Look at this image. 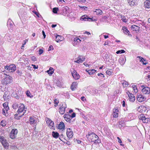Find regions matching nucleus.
Here are the masks:
<instances>
[{
    "label": "nucleus",
    "mask_w": 150,
    "mask_h": 150,
    "mask_svg": "<svg viewBox=\"0 0 150 150\" xmlns=\"http://www.w3.org/2000/svg\"><path fill=\"white\" fill-rule=\"evenodd\" d=\"M86 136L89 141H91L96 143H99L100 142L98 136L93 133L88 134Z\"/></svg>",
    "instance_id": "nucleus-1"
},
{
    "label": "nucleus",
    "mask_w": 150,
    "mask_h": 150,
    "mask_svg": "<svg viewBox=\"0 0 150 150\" xmlns=\"http://www.w3.org/2000/svg\"><path fill=\"white\" fill-rule=\"evenodd\" d=\"M26 110H25V106L23 104H21L19 107V109L17 111L18 114L20 115L18 117L17 119H20L21 117L24 115Z\"/></svg>",
    "instance_id": "nucleus-2"
},
{
    "label": "nucleus",
    "mask_w": 150,
    "mask_h": 150,
    "mask_svg": "<svg viewBox=\"0 0 150 150\" xmlns=\"http://www.w3.org/2000/svg\"><path fill=\"white\" fill-rule=\"evenodd\" d=\"M12 79V78L11 76L8 75H6L5 77L2 80L1 83L3 85H6L11 82Z\"/></svg>",
    "instance_id": "nucleus-3"
},
{
    "label": "nucleus",
    "mask_w": 150,
    "mask_h": 150,
    "mask_svg": "<svg viewBox=\"0 0 150 150\" xmlns=\"http://www.w3.org/2000/svg\"><path fill=\"white\" fill-rule=\"evenodd\" d=\"M0 142L5 149H8L9 146L8 144L4 137L0 136Z\"/></svg>",
    "instance_id": "nucleus-4"
},
{
    "label": "nucleus",
    "mask_w": 150,
    "mask_h": 150,
    "mask_svg": "<svg viewBox=\"0 0 150 150\" xmlns=\"http://www.w3.org/2000/svg\"><path fill=\"white\" fill-rule=\"evenodd\" d=\"M16 67L14 64H11L9 66H5V69L8 71L9 72H13L16 69Z\"/></svg>",
    "instance_id": "nucleus-5"
},
{
    "label": "nucleus",
    "mask_w": 150,
    "mask_h": 150,
    "mask_svg": "<svg viewBox=\"0 0 150 150\" xmlns=\"http://www.w3.org/2000/svg\"><path fill=\"white\" fill-rule=\"evenodd\" d=\"M139 119L142 120L143 123H148L150 121V119L148 117H146L144 114H141L138 117Z\"/></svg>",
    "instance_id": "nucleus-6"
},
{
    "label": "nucleus",
    "mask_w": 150,
    "mask_h": 150,
    "mask_svg": "<svg viewBox=\"0 0 150 150\" xmlns=\"http://www.w3.org/2000/svg\"><path fill=\"white\" fill-rule=\"evenodd\" d=\"M18 131L17 129H13L10 134V137L13 139L16 137V135L17 134Z\"/></svg>",
    "instance_id": "nucleus-7"
},
{
    "label": "nucleus",
    "mask_w": 150,
    "mask_h": 150,
    "mask_svg": "<svg viewBox=\"0 0 150 150\" xmlns=\"http://www.w3.org/2000/svg\"><path fill=\"white\" fill-rule=\"evenodd\" d=\"M46 123L49 127L51 129H54V123L50 119L47 118L46 120Z\"/></svg>",
    "instance_id": "nucleus-8"
},
{
    "label": "nucleus",
    "mask_w": 150,
    "mask_h": 150,
    "mask_svg": "<svg viewBox=\"0 0 150 150\" xmlns=\"http://www.w3.org/2000/svg\"><path fill=\"white\" fill-rule=\"evenodd\" d=\"M142 88V91L144 94H149L150 93V88L148 87H144V85H142L141 86Z\"/></svg>",
    "instance_id": "nucleus-9"
},
{
    "label": "nucleus",
    "mask_w": 150,
    "mask_h": 150,
    "mask_svg": "<svg viewBox=\"0 0 150 150\" xmlns=\"http://www.w3.org/2000/svg\"><path fill=\"white\" fill-rule=\"evenodd\" d=\"M64 118L66 121L71 123V115H69L68 112L66 113L64 116Z\"/></svg>",
    "instance_id": "nucleus-10"
},
{
    "label": "nucleus",
    "mask_w": 150,
    "mask_h": 150,
    "mask_svg": "<svg viewBox=\"0 0 150 150\" xmlns=\"http://www.w3.org/2000/svg\"><path fill=\"white\" fill-rule=\"evenodd\" d=\"M71 74L74 78L76 80L78 79L79 78L80 76L75 70L73 71Z\"/></svg>",
    "instance_id": "nucleus-11"
},
{
    "label": "nucleus",
    "mask_w": 150,
    "mask_h": 150,
    "mask_svg": "<svg viewBox=\"0 0 150 150\" xmlns=\"http://www.w3.org/2000/svg\"><path fill=\"white\" fill-rule=\"evenodd\" d=\"M67 137L69 139L71 138L73 136V132L70 128L67 129Z\"/></svg>",
    "instance_id": "nucleus-12"
},
{
    "label": "nucleus",
    "mask_w": 150,
    "mask_h": 150,
    "mask_svg": "<svg viewBox=\"0 0 150 150\" xmlns=\"http://www.w3.org/2000/svg\"><path fill=\"white\" fill-rule=\"evenodd\" d=\"M128 3L131 6H136L138 4L137 0H129Z\"/></svg>",
    "instance_id": "nucleus-13"
},
{
    "label": "nucleus",
    "mask_w": 150,
    "mask_h": 150,
    "mask_svg": "<svg viewBox=\"0 0 150 150\" xmlns=\"http://www.w3.org/2000/svg\"><path fill=\"white\" fill-rule=\"evenodd\" d=\"M64 105H65V107L64 106H63V104L59 108L60 110L59 112L61 114L63 115L64 114L65 112V108H66V104H64Z\"/></svg>",
    "instance_id": "nucleus-14"
},
{
    "label": "nucleus",
    "mask_w": 150,
    "mask_h": 150,
    "mask_svg": "<svg viewBox=\"0 0 150 150\" xmlns=\"http://www.w3.org/2000/svg\"><path fill=\"white\" fill-rule=\"evenodd\" d=\"M78 59L77 60L74 61L75 62L77 63H81L85 60V58L82 56L79 57L78 58Z\"/></svg>",
    "instance_id": "nucleus-15"
},
{
    "label": "nucleus",
    "mask_w": 150,
    "mask_h": 150,
    "mask_svg": "<svg viewBox=\"0 0 150 150\" xmlns=\"http://www.w3.org/2000/svg\"><path fill=\"white\" fill-rule=\"evenodd\" d=\"M146 99V98L142 95H139L138 96L137 98V100L139 102H142L144 101Z\"/></svg>",
    "instance_id": "nucleus-16"
},
{
    "label": "nucleus",
    "mask_w": 150,
    "mask_h": 150,
    "mask_svg": "<svg viewBox=\"0 0 150 150\" xmlns=\"http://www.w3.org/2000/svg\"><path fill=\"white\" fill-rule=\"evenodd\" d=\"M81 40L77 37H76L74 38L73 44L74 46H75L77 44L80 43L81 42Z\"/></svg>",
    "instance_id": "nucleus-17"
},
{
    "label": "nucleus",
    "mask_w": 150,
    "mask_h": 150,
    "mask_svg": "<svg viewBox=\"0 0 150 150\" xmlns=\"http://www.w3.org/2000/svg\"><path fill=\"white\" fill-rule=\"evenodd\" d=\"M144 5L146 8H150V0H146L144 2Z\"/></svg>",
    "instance_id": "nucleus-18"
},
{
    "label": "nucleus",
    "mask_w": 150,
    "mask_h": 150,
    "mask_svg": "<svg viewBox=\"0 0 150 150\" xmlns=\"http://www.w3.org/2000/svg\"><path fill=\"white\" fill-rule=\"evenodd\" d=\"M36 118L33 116H30L29 118V121L31 124H35L36 123L35 119Z\"/></svg>",
    "instance_id": "nucleus-19"
},
{
    "label": "nucleus",
    "mask_w": 150,
    "mask_h": 150,
    "mask_svg": "<svg viewBox=\"0 0 150 150\" xmlns=\"http://www.w3.org/2000/svg\"><path fill=\"white\" fill-rule=\"evenodd\" d=\"M57 128L58 129H64L65 128V125L63 122H60L59 124L58 125Z\"/></svg>",
    "instance_id": "nucleus-20"
},
{
    "label": "nucleus",
    "mask_w": 150,
    "mask_h": 150,
    "mask_svg": "<svg viewBox=\"0 0 150 150\" xmlns=\"http://www.w3.org/2000/svg\"><path fill=\"white\" fill-rule=\"evenodd\" d=\"M77 83L76 82H73L72 83L71 85V89L72 91L75 90V89L76 88V86H77Z\"/></svg>",
    "instance_id": "nucleus-21"
},
{
    "label": "nucleus",
    "mask_w": 150,
    "mask_h": 150,
    "mask_svg": "<svg viewBox=\"0 0 150 150\" xmlns=\"http://www.w3.org/2000/svg\"><path fill=\"white\" fill-rule=\"evenodd\" d=\"M62 36H61L59 35H57L56 36L55 40L57 42H59L62 40Z\"/></svg>",
    "instance_id": "nucleus-22"
},
{
    "label": "nucleus",
    "mask_w": 150,
    "mask_h": 150,
    "mask_svg": "<svg viewBox=\"0 0 150 150\" xmlns=\"http://www.w3.org/2000/svg\"><path fill=\"white\" fill-rule=\"evenodd\" d=\"M129 97V100L131 101L134 102L135 99V97L133 94L130 93V95H128Z\"/></svg>",
    "instance_id": "nucleus-23"
},
{
    "label": "nucleus",
    "mask_w": 150,
    "mask_h": 150,
    "mask_svg": "<svg viewBox=\"0 0 150 150\" xmlns=\"http://www.w3.org/2000/svg\"><path fill=\"white\" fill-rule=\"evenodd\" d=\"M94 13H96V14L98 15H100L103 13L102 11L100 9H96V10L94 11Z\"/></svg>",
    "instance_id": "nucleus-24"
},
{
    "label": "nucleus",
    "mask_w": 150,
    "mask_h": 150,
    "mask_svg": "<svg viewBox=\"0 0 150 150\" xmlns=\"http://www.w3.org/2000/svg\"><path fill=\"white\" fill-rule=\"evenodd\" d=\"M52 135L53 137L55 138H58L59 136V134L58 132L54 131L52 132Z\"/></svg>",
    "instance_id": "nucleus-25"
},
{
    "label": "nucleus",
    "mask_w": 150,
    "mask_h": 150,
    "mask_svg": "<svg viewBox=\"0 0 150 150\" xmlns=\"http://www.w3.org/2000/svg\"><path fill=\"white\" fill-rule=\"evenodd\" d=\"M62 10L64 13H66L68 10L69 8L67 6H65L63 8Z\"/></svg>",
    "instance_id": "nucleus-26"
},
{
    "label": "nucleus",
    "mask_w": 150,
    "mask_h": 150,
    "mask_svg": "<svg viewBox=\"0 0 150 150\" xmlns=\"http://www.w3.org/2000/svg\"><path fill=\"white\" fill-rule=\"evenodd\" d=\"M123 30L124 31V33L126 34H128L129 32V31L127 30V29L125 27H123Z\"/></svg>",
    "instance_id": "nucleus-27"
},
{
    "label": "nucleus",
    "mask_w": 150,
    "mask_h": 150,
    "mask_svg": "<svg viewBox=\"0 0 150 150\" xmlns=\"http://www.w3.org/2000/svg\"><path fill=\"white\" fill-rule=\"evenodd\" d=\"M96 71V70L94 69L89 70L88 71H87L88 72L90 75L92 74H93Z\"/></svg>",
    "instance_id": "nucleus-28"
},
{
    "label": "nucleus",
    "mask_w": 150,
    "mask_h": 150,
    "mask_svg": "<svg viewBox=\"0 0 150 150\" xmlns=\"http://www.w3.org/2000/svg\"><path fill=\"white\" fill-rule=\"evenodd\" d=\"M8 104L6 103H5L3 104V105L4 108V109L7 111L9 109V107L7 105Z\"/></svg>",
    "instance_id": "nucleus-29"
},
{
    "label": "nucleus",
    "mask_w": 150,
    "mask_h": 150,
    "mask_svg": "<svg viewBox=\"0 0 150 150\" xmlns=\"http://www.w3.org/2000/svg\"><path fill=\"white\" fill-rule=\"evenodd\" d=\"M80 19H92V18L89 17L86 15H84L81 16V17Z\"/></svg>",
    "instance_id": "nucleus-30"
},
{
    "label": "nucleus",
    "mask_w": 150,
    "mask_h": 150,
    "mask_svg": "<svg viewBox=\"0 0 150 150\" xmlns=\"http://www.w3.org/2000/svg\"><path fill=\"white\" fill-rule=\"evenodd\" d=\"M58 10L59 9L58 8L55 7L53 8L52 12L54 13H57Z\"/></svg>",
    "instance_id": "nucleus-31"
},
{
    "label": "nucleus",
    "mask_w": 150,
    "mask_h": 150,
    "mask_svg": "<svg viewBox=\"0 0 150 150\" xmlns=\"http://www.w3.org/2000/svg\"><path fill=\"white\" fill-rule=\"evenodd\" d=\"M6 122L5 120H2L1 122V125L2 127H4L6 125Z\"/></svg>",
    "instance_id": "nucleus-32"
},
{
    "label": "nucleus",
    "mask_w": 150,
    "mask_h": 150,
    "mask_svg": "<svg viewBox=\"0 0 150 150\" xmlns=\"http://www.w3.org/2000/svg\"><path fill=\"white\" fill-rule=\"evenodd\" d=\"M106 74L108 75H110L112 73V71L111 69H110L107 70L106 71Z\"/></svg>",
    "instance_id": "nucleus-33"
},
{
    "label": "nucleus",
    "mask_w": 150,
    "mask_h": 150,
    "mask_svg": "<svg viewBox=\"0 0 150 150\" xmlns=\"http://www.w3.org/2000/svg\"><path fill=\"white\" fill-rule=\"evenodd\" d=\"M125 52V51L123 50H119L117 51L116 52V53L117 54H119L120 53L121 54L122 53H124Z\"/></svg>",
    "instance_id": "nucleus-34"
},
{
    "label": "nucleus",
    "mask_w": 150,
    "mask_h": 150,
    "mask_svg": "<svg viewBox=\"0 0 150 150\" xmlns=\"http://www.w3.org/2000/svg\"><path fill=\"white\" fill-rule=\"evenodd\" d=\"M12 108L14 109H16L18 107V105L16 103H14L12 105Z\"/></svg>",
    "instance_id": "nucleus-35"
},
{
    "label": "nucleus",
    "mask_w": 150,
    "mask_h": 150,
    "mask_svg": "<svg viewBox=\"0 0 150 150\" xmlns=\"http://www.w3.org/2000/svg\"><path fill=\"white\" fill-rule=\"evenodd\" d=\"M47 72L50 75H51L54 73V71H50V69H49L47 71Z\"/></svg>",
    "instance_id": "nucleus-36"
},
{
    "label": "nucleus",
    "mask_w": 150,
    "mask_h": 150,
    "mask_svg": "<svg viewBox=\"0 0 150 150\" xmlns=\"http://www.w3.org/2000/svg\"><path fill=\"white\" fill-rule=\"evenodd\" d=\"M112 115L114 117H117L118 116V113L113 112Z\"/></svg>",
    "instance_id": "nucleus-37"
},
{
    "label": "nucleus",
    "mask_w": 150,
    "mask_h": 150,
    "mask_svg": "<svg viewBox=\"0 0 150 150\" xmlns=\"http://www.w3.org/2000/svg\"><path fill=\"white\" fill-rule=\"evenodd\" d=\"M132 87L134 91L135 92H137L138 91V90L137 89V88H136V86L135 85H133L132 86Z\"/></svg>",
    "instance_id": "nucleus-38"
},
{
    "label": "nucleus",
    "mask_w": 150,
    "mask_h": 150,
    "mask_svg": "<svg viewBox=\"0 0 150 150\" xmlns=\"http://www.w3.org/2000/svg\"><path fill=\"white\" fill-rule=\"evenodd\" d=\"M110 41H106L105 42L104 44V45H110Z\"/></svg>",
    "instance_id": "nucleus-39"
},
{
    "label": "nucleus",
    "mask_w": 150,
    "mask_h": 150,
    "mask_svg": "<svg viewBox=\"0 0 150 150\" xmlns=\"http://www.w3.org/2000/svg\"><path fill=\"white\" fill-rule=\"evenodd\" d=\"M137 58H139L140 62H143L142 60L144 59V58H143L140 56H138Z\"/></svg>",
    "instance_id": "nucleus-40"
},
{
    "label": "nucleus",
    "mask_w": 150,
    "mask_h": 150,
    "mask_svg": "<svg viewBox=\"0 0 150 150\" xmlns=\"http://www.w3.org/2000/svg\"><path fill=\"white\" fill-rule=\"evenodd\" d=\"M30 91H27V92L26 93V94L27 96L28 97L31 98L30 96Z\"/></svg>",
    "instance_id": "nucleus-41"
},
{
    "label": "nucleus",
    "mask_w": 150,
    "mask_h": 150,
    "mask_svg": "<svg viewBox=\"0 0 150 150\" xmlns=\"http://www.w3.org/2000/svg\"><path fill=\"white\" fill-rule=\"evenodd\" d=\"M16 72L20 76H21L22 74V72L21 71H20L18 70H17Z\"/></svg>",
    "instance_id": "nucleus-42"
},
{
    "label": "nucleus",
    "mask_w": 150,
    "mask_h": 150,
    "mask_svg": "<svg viewBox=\"0 0 150 150\" xmlns=\"http://www.w3.org/2000/svg\"><path fill=\"white\" fill-rule=\"evenodd\" d=\"M43 52V50L41 49H40L39 50V54L40 55H41V54H42Z\"/></svg>",
    "instance_id": "nucleus-43"
},
{
    "label": "nucleus",
    "mask_w": 150,
    "mask_h": 150,
    "mask_svg": "<svg viewBox=\"0 0 150 150\" xmlns=\"http://www.w3.org/2000/svg\"><path fill=\"white\" fill-rule=\"evenodd\" d=\"M53 46L52 45H50L49 47V48L48 50V51H51L53 49Z\"/></svg>",
    "instance_id": "nucleus-44"
},
{
    "label": "nucleus",
    "mask_w": 150,
    "mask_h": 150,
    "mask_svg": "<svg viewBox=\"0 0 150 150\" xmlns=\"http://www.w3.org/2000/svg\"><path fill=\"white\" fill-rule=\"evenodd\" d=\"M122 84L123 85H125V86H127L128 85V83L126 81L123 82Z\"/></svg>",
    "instance_id": "nucleus-45"
},
{
    "label": "nucleus",
    "mask_w": 150,
    "mask_h": 150,
    "mask_svg": "<svg viewBox=\"0 0 150 150\" xmlns=\"http://www.w3.org/2000/svg\"><path fill=\"white\" fill-rule=\"evenodd\" d=\"M98 76H100L101 77H105L104 75L102 73H98Z\"/></svg>",
    "instance_id": "nucleus-46"
},
{
    "label": "nucleus",
    "mask_w": 150,
    "mask_h": 150,
    "mask_svg": "<svg viewBox=\"0 0 150 150\" xmlns=\"http://www.w3.org/2000/svg\"><path fill=\"white\" fill-rule=\"evenodd\" d=\"M138 26H136L135 25H132L131 26V29H136V27H137Z\"/></svg>",
    "instance_id": "nucleus-47"
},
{
    "label": "nucleus",
    "mask_w": 150,
    "mask_h": 150,
    "mask_svg": "<svg viewBox=\"0 0 150 150\" xmlns=\"http://www.w3.org/2000/svg\"><path fill=\"white\" fill-rule=\"evenodd\" d=\"M75 116H76V114H75V113H74V112L73 113L71 114V119L75 117Z\"/></svg>",
    "instance_id": "nucleus-48"
},
{
    "label": "nucleus",
    "mask_w": 150,
    "mask_h": 150,
    "mask_svg": "<svg viewBox=\"0 0 150 150\" xmlns=\"http://www.w3.org/2000/svg\"><path fill=\"white\" fill-rule=\"evenodd\" d=\"M79 7L82 8H84L85 10H87L88 8L87 7L85 6H79Z\"/></svg>",
    "instance_id": "nucleus-49"
},
{
    "label": "nucleus",
    "mask_w": 150,
    "mask_h": 150,
    "mask_svg": "<svg viewBox=\"0 0 150 150\" xmlns=\"http://www.w3.org/2000/svg\"><path fill=\"white\" fill-rule=\"evenodd\" d=\"M34 13L38 18H39V16H40V15L38 13H37L36 12H35Z\"/></svg>",
    "instance_id": "nucleus-50"
},
{
    "label": "nucleus",
    "mask_w": 150,
    "mask_h": 150,
    "mask_svg": "<svg viewBox=\"0 0 150 150\" xmlns=\"http://www.w3.org/2000/svg\"><path fill=\"white\" fill-rule=\"evenodd\" d=\"M118 110L117 109H113V112H115V113H118Z\"/></svg>",
    "instance_id": "nucleus-51"
},
{
    "label": "nucleus",
    "mask_w": 150,
    "mask_h": 150,
    "mask_svg": "<svg viewBox=\"0 0 150 150\" xmlns=\"http://www.w3.org/2000/svg\"><path fill=\"white\" fill-rule=\"evenodd\" d=\"M54 102H55V104H57L59 103V101L57 100V99H55L54 100Z\"/></svg>",
    "instance_id": "nucleus-52"
},
{
    "label": "nucleus",
    "mask_w": 150,
    "mask_h": 150,
    "mask_svg": "<svg viewBox=\"0 0 150 150\" xmlns=\"http://www.w3.org/2000/svg\"><path fill=\"white\" fill-rule=\"evenodd\" d=\"M117 139H118V142L120 144L122 143V141L120 139V138L119 137H117Z\"/></svg>",
    "instance_id": "nucleus-53"
},
{
    "label": "nucleus",
    "mask_w": 150,
    "mask_h": 150,
    "mask_svg": "<svg viewBox=\"0 0 150 150\" xmlns=\"http://www.w3.org/2000/svg\"><path fill=\"white\" fill-rule=\"evenodd\" d=\"M42 34H43V37H44V38H45L46 35L45 34V32L43 30H42Z\"/></svg>",
    "instance_id": "nucleus-54"
},
{
    "label": "nucleus",
    "mask_w": 150,
    "mask_h": 150,
    "mask_svg": "<svg viewBox=\"0 0 150 150\" xmlns=\"http://www.w3.org/2000/svg\"><path fill=\"white\" fill-rule=\"evenodd\" d=\"M81 100L83 101L86 100V98L84 96H82L81 97Z\"/></svg>",
    "instance_id": "nucleus-55"
},
{
    "label": "nucleus",
    "mask_w": 150,
    "mask_h": 150,
    "mask_svg": "<svg viewBox=\"0 0 150 150\" xmlns=\"http://www.w3.org/2000/svg\"><path fill=\"white\" fill-rule=\"evenodd\" d=\"M77 1L81 3H84L86 1L85 0H77Z\"/></svg>",
    "instance_id": "nucleus-56"
},
{
    "label": "nucleus",
    "mask_w": 150,
    "mask_h": 150,
    "mask_svg": "<svg viewBox=\"0 0 150 150\" xmlns=\"http://www.w3.org/2000/svg\"><path fill=\"white\" fill-rule=\"evenodd\" d=\"M146 79H147V80H150V75L147 76H146Z\"/></svg>",
    "instance_id": "nucleus-57"
},
{
    "label": "nucleus",
    "mask_w": 150,
    "mask_h": 150,
    "mask_svg": "<svg viewBox=\"0 0 150 150\" xmlns=\"http://www.w3.org/2000/svg\"><path fill=\"white\" fill-rule=\"evenodd\" d=\"M32 66H33V68L35 69L38 68V67H36V65H35L32 64Z\"/></svg>",
    "instance_id": "nucleus-58"
},
{
    "label": "nucleus",
    "mask_w": 150,
    "mask_h": 150,
    "mask_svg": "<svg viewBox=\"0 0 150 150\" xmlns=\"http://www.w3.org/2000/svg\"><path fill=\"white\" fill-rule=\"evenodd\" d=\"M96 20H97V19H90V20H87V21H89L93 22V21H96Z\"/></svg>",
    "instance_id": "nucleus-59"
},
{
    "label": "nucleus",
    "mask_w": 150,
    "mask_h": 150,
    "mask_svg": "<svg viewBox=\"0 0 150 150\" xmlns=\"http://www.w3.org/2000/svg\"><path fill=\"white\" fill-rule=\"evenodd\" d=\"M136 40H137V42H138V41H140V40L139 38L137 36H136Z\"/></svg>",
    "instance_id": "nucleus-60"
},
{
    "label": "nucleus",
    "mask_w": 150,
    "mask_h": 150,
    "mask_svg": "<svg viewBox=\"0 0 150 150\" xmlns=\"http://www.w3.org/2000/svg\"><path fill=\"white\" fill-rule=\"evenodd\" d=\"M84 33L85 34H86L88 35H91V33H90V32H88L86 31Z\"/></svg>",
    "instance_id": "nucleus-61"
},
{
    "label": "nucleus",
    "mask_w": 150,
    "mask_h": 150,
    "mask_svg": "<svg viewBox=\"0 0 150 150\" xmlns=\"http://www.w3.org/2000/svg\"><path fill=\"white\" fill-rule=\"evenodd\" d=\"M35 59H36L35 57L33 56V57H31L32 60H33L34 61L35 60Z\"/></svg>",
    "instance_id": "nucleus-62"
},
{
    "label": "nucleus",
    "mask_w": 150,
    "mask_h": 150,
    "mask_svg": "<svg viewBox=\"0 0 150 150\" xmlns=\"http://www.w3.org/2000/svg\"><path fill=\"white\" fill-rule=\"evenodd\" d=\"M57 26L56 24H52V25L51 26L52 28H54L56 27Z\"/></svg>",
    "instance_id": "nucleus-63"
},
{
    "label": "nucleus",
    "mask_w": 150,
    "mask_h": 150,
    "mask_svg": "<svg viewBox=\"0 0 150 150\" xmlns=\"http://www.w3.org/2000/svg\"><path fill=\"white\" fill-rule=\"evenodd\" d=\"M123 104L122 105L123 107H125V103L124 101H123L122 102Z\"/></svg>",
    "instance_id": "nucleus-64"
}]
</instances>
